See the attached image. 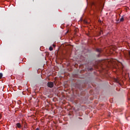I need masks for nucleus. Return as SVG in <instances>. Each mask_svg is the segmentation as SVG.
Instances as JSON below:
<instances>
[{
  "instance_id": "f257e3e1",
  "label": "nucleus",
  "mask_w": 130,
  "mask_h": 130,
  "mask_svg": "<svg viewBox=\"0 0 130 130\" xmlns=\"http://www.w3.org/2000/svg\"><path fill=\"white\" fill-rule=\"evenodd\" d=\"M125 57L127 59H130V51H127L126 54H125Z\"/></svg>"
},
{
  "instance_id": "f03ea898",
  "label": "nucleus",
  "mask_w": 130,
  "mask_h": 130,
  "mask_svg": "<svg viewBox=\"0 0 130 130\" xmlns=\"http://www.w3.org/2000/svg\"><path fill=\"white\" fill-rule=\"evenodd\" d=\"M47 85H48V87H49V88H53V86H54L53 82H48Z\"/></svg>"
},
{
  "instance_id": "7ed1b4c3",
  "label": "nucleus",
  "mask_w": 130,
  "mask_h": 130,
  "mask_svg": "<svg viewBox=\"0 0 130 130\" xmlns=\"http://www.w3.org/2000/svg\"><path fill=\"white\" fill-rule=\"evenodd\" d=\"M16 128H17V127H18V128H21V127H22V125H21V123H17L16 124Z\"/></svg>"
},
{
  "instance_id": "20e7f679",
  "label": "nucleus",
  "mask_w": 130,
  "mask_h": 130,
  "mask_svg": "<svg viewBox=\"0 0 130 130\" xmlns=\"http://www.w3.org/2000/svg\"><path fill=\"white\" fill-rule=\"evenodd\" d=\"M96 51L97 52H99V53H101V52H102V49H99V48H96Z\"/></svg>"
},
{
  "instance_id": "39448f33",
  "label": "nucleus",
  "mask_w": 130,
  "mask_h": 130,
  "mask_svg": "<svg viewBox=\"0 0 130 130\" xmlns=\"http://www.w3.org/2000/svg\"><path fill=\"white\" fill-rule=\"evenodd\" d=\"M49 50L50 51H52V50H53V48H52V47H49Z\"/></svg>"
},
{
  "instance_id": "423d86ee",
  "label": "nucleus",
  "mask_w": 130,
  "mask_h": 130,
  "mask_svg": "<svg viewBox=\"0 0 130 130\" xmlns=\"http://www.w3.org/2000/svg\"><path fill=\"white\" fill-rule=\"evenodd\" d=\"M123 20H124L123 17H121V18H120V22H123Z\"/></svg>"
},
{
  "instance_id": "0eeeda50",
  "label": "nucleus",
  "mask_w": 130,
  "mask_h": 130,
  "mask_svg": "<svg viewBox=\"0 0 130 130\" xmlns=\"http://www.w3.org/2000/svg\"><path fill=\"white\" fill-rule=\"evenodd\" d=\"M3 78V73H0V79Z\"/></svg>"
},
{
  "instance_id": "6e6552de",
  "label": "nucleus",
  "mask_w": 130,
  "mask_h": 130,
  "mask_svg": "<svg viewBox=\"0 0 130 130\" xmlns=\"http://www.w3.org/2000/svg\"><path fill=\"white\" fill-rule=\"evenodd\" d=\"M84 24H88V22H87V21H86V20L84 21Z\"/></svg>"
},
{
  "instance_id": "1a4fd4ad",
  "label": "nucleus",
  "mask_w": 130,
  "mask_h": 130,
  "mask_svg": "<svg viewBox=\"0 0 130 130\" xmlns=\"http://www.w3.org/2000/svg\"><path fill=\"white\" fill-rule=\"evenodd\" d=\"M2 116H3V115H2L1 114H0V119L2 118Z\"/></svg>"
},
{
  "instance_id": "9d476101",
  "label": "nucleus",
  "mask_w": 130,
  "mask_h": 130,
  "mask_svg": "<svg viewBox=\"0 0 130 130\" xmlns=\"http://www.w3.org/2000/svg\"><path fill=\"white\" fill-rule=\"evenodd\" d=\"M36 130H40V129L38 127V128H37L36 129Z\"/></svg>"
},
{
  "instance_id": "9b49d317",
  "label": "nucleus",
  "mask_w": 130,
  "mask_h": 130,
  "mask_svg": "<svg viewBox=\"0 0 130 130\" xmlns=\"http://www.w3.org/2000/svg\"><path fill=\"white\" fill-rule=\"evenodd\" d=\"M90 71H93V68H90Z\"/></svg>"
},
{
  "instance_id": "f8f14e48",
  "label": "nucleus",
  "mask_w": 130,
  "mask_h": 130,
  "mask_svg": "<svg viewBox=\"0 0 130 130\" xmlns=\"http://www.w3.org/2000/svg\"><path fill=\"white\" fill-rule=\"evenodd\" d=\"M53 46L54 47H55V45H53Z\"/></svg>"
}]
</instances>
